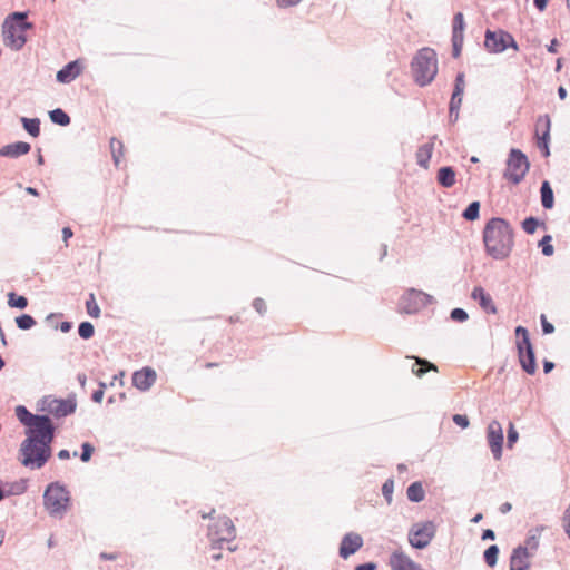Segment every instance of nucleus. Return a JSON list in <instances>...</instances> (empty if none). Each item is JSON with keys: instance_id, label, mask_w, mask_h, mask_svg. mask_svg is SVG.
<instances>
[{"instance_id": "f257e3e1", "label": "nucleus", "mask_w": 570, "mask_h": 570, "mask_svg": "<svg viewBox=\"0 0 570 570\" xmlns=\"http://www.w3.org/2000/svg\"><path fill=\"white\" fill-rule=\"evenodd\" d=\"M483 243L489 256L505 259L514 245L513 229L509 222L501 217L489 219L483 229Z\"/></svg>"}, {"instance_id": "f03ea898", "label": "nucleus", "mask_w": 570, "mask_h": 570, "mask_svg": "<svg viewBox=\"0 0 570 570\" xmlns=\"http://www.w3.org/2000/svg\"><path fill=\"white\" fill-rule=\"evenodd\" d=\"M28 12L16 11L8 14L2 23V38L6 47L19 51L27 42L26 31L33 28L27 20Z\"/></svg>"}, {"instance_id": "7ed1b4c3", "label": "nucleus", "mask_w": 570, "mask_h": 570, "mask_svg": "<svg viewBox=\"0 0 570 570\" xmlns=\"http://www.w3.org/2000/svg\"><path fill=\"white\" fill-rule=\"evenodd\" d=\"M412 73L420 87H425L433 81L438 73L436 53L431 48H422L411 62Z\"/></svg>"}, {"instance_id": "20e7f679", "label": "nucleus", "mask_w": 570, "mask_h": 570, "mask_svg": "<svg viewBox=\"0 0 570 570\" xmlns=\"http://www.w3.org/2000/svg\"><path fill=\"white\" fill-rule=\"evenodd\" d=\"M51 444L35 441L28 444L23 441L20 445V462L30 469H41L51 456Z\"/></svg>"}, {"instance_id": "39448f33", "label": "nucleus", "mask_w": 570, "mask_h": 570, "mask_svg": "<svg viewBox=\"0 0 570 570\" xmlns=\"http://www.w3.org/2000/svg\"><path fill=\"white\" fill-rule=\"evenodd\" d=\"M70 501L69 492L58 482L50 483L43 493V504L48 513L61 519L68 509Z\"/></svg>"}, {"instance_id": "423d86ee", "label": "nucleus", "mask_w": 570, "mask_h": 570, "mask_svg": "<svg viewBox=\"0 0 570 570\" xmlns=\"http://www.w3.org/2000/svg\"><path fill=\"white\" fill-rule=\"evenodd\" d=\"M530 167L527 156L520 150L512 148L507 160V168L503 177L514 185L520 184Z\"/></svg>"}, {"instance_id": "0eeeda50", "label": "nucleus", "mask_w": 570, "mask_h": 570, "mask_svg": "<svg viewBox=\"0 0 570 570\" xmlns=\"http://www.w3.org/2000/svg\"><path fill=\"white\" fill-rule=\"evenodd\" d=\"M28 444L35 441L51 444L55 439V426L48 415H39L26 430Z\"/></svg>"}, {"instance_id": "6e6552de", "label": "nucleus", "mask_w": 570, "mask_h": 570, "mask_svg": "<svg viewBox=\"0 0 570 570\" xmlns=\"http://www.w3.org/2000/svg\"><path fill=\"white\" fill-rule=\"evenodd\" d=\"M484 47L491 53H501L509 48L515 51L519 50V46L513 36L503 29H487L484 33Z\"/></svg>"}, {"instance_id": "1a4fd4ad", "label": "nucleus", "mask_w": 570, "mask_h": 570, "mask_svg": "<svg viewBox=\"0 0 570 570\" xmlns=\"http://www.w3.org/2000/svg\"><path fill=\"white\" fill-rule=\"evenodd\" d=\"M436 527L433 521L414 523L407 532V541L414 549H425L434 539Z\"/></svg>"}, {"instance_id": "9d476101", "label": "nucleus", "mask_w": 570, "mask_h": 570, "mask_svg": "<svg viewBox=\"0 0 570 570\" xmlns=\"http://www.w3.org/2000/svg\"><path fill=\"white\" fill-rule=\"evenodd\" d=\"M235 535L233 521L227 517L219 518L208 528V537L213 549H222L224 542L234 540Z\"/></svg>"}, {"instance_id": "9b49d317", "label": "nucleus", "mask_w": 570, "mask_h": 570, "mask_svg": "<svg viewBox=\"0 0 570 570\" xmlns=\"http://www.w3.org/2000/svg\"><path fill=\"white\" fill-rule=\"evenodd\" d=\"M76 407L77 403L75 399H56L52 396H45L41 400L40 410L60 419L72 414L76 411Z\"/></svg>"}, {"instance_id": "f8f14e48", "label": "nucleus", "mask_w": 570, "mask_h": 570, "mask_svg": "<svg viewBox=\"0 0 570 570\" xmlns=\"http://www.w3.org/2000/svg\"><path fill=\"white\" fill-rule=\"evenodd\" d=\"M431 296L422 291L409 289L400 301V309L405 314H414L431 302Z\"/></svg>"}, {"instance_id": "ddd939ff", "label": "nucleus", "mask_w": 570, "mask_h": 570, "mask_svg": "<svg viewBox=\"0 0 570 570\" xmlns=\"http://www.w3.org/2000/svg\"><path fill=\"white\" fill-rule=\"evenodd\" d=\"M487 440L493 458L495 460L501 459L504 436L503 429L497 420H493L489 423L487 429Z\"/></svg>"}, {"instance_id": "4468645a", "label": "nucleus", "mask_w": 570, "mask_h": 570, "mask_svg": "<svg viewBox=\"0 0 570 570\" xmlns=\"http://www.w3.org/2000/svg\"><path fill=\"white\" fill-rule=\"evenodd\" d=\"M551 120L548 115L540 116L537 126L535 135L538 138L537 146L542 151L544 157L550 156L549 141H550Z\"/></svg>"}, {"instance_id": "2eb2a0df", "label": "nucleus", "mask_w": 570, "mask_h": 570, "mask_svg": "<svg viewBox=\"0 0 570 570\" xmlns=\"http://www.w3.org/2000/svg\"><path fill=\"white\" fill-rule=\"evenodd\" d=\"M364 544L363 538L356 532H347L343 535L338 554L342 559H348L352 554L356 553Z\"/></svg>"}, {"instance_id": "dca6fc26", "label": "nucleus", "mask_w": 570, "mask_h": 570, "mask_svg": "<svg viewBox=\"0 0 570 570\" xmlns=\"http://www.w3.org/2000/svg\"><path fill=\"white\" fill-rule=\"evenodd\" d=\"M391 570H424L422 566L412 560L403 550L392 552L389 560Z\"/></svg>"}, {"instance_id": "f3484780", "label": "nucleus", "mask_w": 570, "mask_h": 570, "mask_svg": "<svg viewBox=\"0 0 570 570\" xmlns=\"http://www.w3.org/2000/svg\"><path fill=\"white\" fill-rule=\"evenodd\" d=\"M529 557L527 547L519 546L513 549L510 557V570H528L530 567Z\"/></svg>"}, {"instance_id": "a211bd4d", "label": "nucleus", "mask_w": 570, "mask_h": 570, "mask_svg": "<svg viewBox=\"0 0 570 570\" xmlns=\"http://www.w3.org/2000/svg\"><path fill=\"white\" fill-rule=\"evenodd\" d=\"M471 298L474 301H478L480 307L489 314H495L497 313V306L490 296L483 287L475 286L471 293Z\"/></svg>"}, {"instance_id": "6ab92c4d", "label": "nucleus", "mask_w": 570, "mask_h": 570, "mask_svg": "<svg viewBox=\"0 0 570 570\" xmlns=\"http://www.w3.org/2000/svg\"><path fill=\"white\" fill-rule=\"evenodd\" d=\"M81 72V68L77 60L68 62L56 75V79L60 83H69L75 80Z\"/></svg>"}, {"instance_id": "aec40b11", "label": "nucleus", "mask_w": 570, "mask_h": 570, "mask_svg": "<svg viewBox=\"0 0 570 570\" xmlns=\"http://www.w3.org/2000/svg\"><path fill=\"white\" fill-rule=\"evenodd\" d=\"M31 146L29 142L17 141L13 144L4 145L0 148V156L9 158H18L19 156L26 155L30 151Z\"/></svg>"}, {"instance_id": "412c9836", "label": "nucleus", "mask_w": 570, "mask_h": 570, "mask_svg": "<svg viewBox=\"0 0 570 570\" xmlns=\"http://www.w3.org/2000/svg\"><path fill=\"white\" fill-rule=\"evenodd\" d=\"M519 362L522 367V370L527 374H534L537 371V362H535V355L534 350L529 348V351H521L518 353Z\"/></svg>"}, {"instance_id": "4be33fe9", "label": "nucleus", "mask_w": 570, "mask_h": 570, "mask_svg": "<svg viewBox=\"0 0 570 570\" xmlns=\"http://www.w3.org/2000/svg\"><path fill=\"white\" fill-rule=\"evenodd\" d=\"M436 136L431 137V141L419 147L416 151V163L422 168H428L429 161L432 157L434 144L433 140Z\"/></svg>"}, {"instance_id": "5701e85b", "label": "nucleus", "mask_w": 570, "mask_h": 570, "mask_svg": "<svg viewBox=\"0 0 570 570\" xmlns=\"http://www.w3.org/2000/svg\"><path fill=\"white\" fill-rule=\"evenodd\" d=\"M439 185L451 188L455 184V170L451 166L441 167L436 174Z\"/></svg>"}, {"instance_id": "b1692460", "label": "nucleus", "mask_w": 570, "mask_h": 570, "mask_svg": "<svg viewBox=\"0 0 570 570\" xmlns=\"http://www.w3.org/2000/svg\"><path fill=\"white\" fill-rule=\"evenodd\" d=\"M541 205L544 209H551L554 205V195L548 180H543L540 187Z\"/></svg>"}, {"instance_id": "393cba45", "label": "nucleus", "mask_w": 570, "mask_h": 570, "mask_svg": "<svg viewBox=\"0 0 570 570\" xmlns=\"http://www.w3.org/2000/svg\"><path fill=\"white\" fill-rule=\"evenodd\" d=\"M407 499L411 502L419 503L425 498V492L420 481L411 483L406 489Z\"/></svg>"}, {"instance_id": "a878e982", "label": "nucleus", "mask_w": 570, "mask_h": 570, "mask_svg": "<svg viewBox=\"0 0 570 570\" xmlns=\"http://www.w3.org/2000/svg\"><path fill=\"white\" fill-rule=\"evenodd\" d=\"M434 370L436 371V366L423 358H414V363L412 364V372L417 377H422L426 372Z\"/></svg>"}, {"instance_id": "bb28decb", "label": "nucleus", "mask_w": 570, "mask_h": 570, "mask_svg": "<svg viewBox=\"0 0 570 570\" xmlns=\"http://www.w3.org/2000/svg\"><path fill=\"white\" fill-rule=\"evenodd\" d=\"M16 415L21 424H23L26 428H28L36 417H38V414H32L28 409L23 405H18L16 407Z\"/></svg>"}, {"instance_id": "cd10ccee", "label": "nucleus", "mask_w": 570, "mask_h": 570, "mask_svg": "<svg viewBox=\"0 0 570 570\" xmlns=\"http://www.w3.org/2000/svg\"><path fill=\"white\" fill-rule=\"evenodd\" d=\"M22 126L24 130L32 137H38L40 135V120L38 118H21Z\"/></svg>"}, {"instance_id": "c85d7f7f", "label": "nucleus", "mask_w": 570, "mask_h": 570, "mask_svg": "<svg viewBox=\"0 0 570 570\" xmlns=\"http://www.w3.org/2000/svg\"><path fill=\"white\" fill-rule=\"evenodd\" d=\"M49 117L53 124L62 127L68 126L70 124V117L61 108H56L49 111Z\"/></svg>"}, {"instance_id": "c756f323", "label": "nucleus", "mask_w": 570, "mask_h": 570, "mask_svg": "<svg viewBox=\"0 0 570 570\" xmlns=\"http://www.w3.org/2000/svg\"><path fill=\"white\" fill-rule=\"evenodd\" d=\"M480 216V202L474 200L463 210L462 217L469 222L478 219Z\"/></svg>"}, {"instance_id": "7c9ffc66", "label": "nucleus", "mask_w": 570, "mask_h": 570, "mask_svg": "<svg viewBox=\"0 0 570 570\" xmlns=\"http://www.w3.org/2000/svg\"><path fill=\"white\" fill-rule=\"evenodd\" d=\"M465 28L464 17L462 12H456L453 17V24H452V37H460L464 38L463 31Z\"/></svg>"}, {"instance_id": "2f4dec72", "label": "nucleus", "mask_w": 570, "mask_h": 570, "mask_svg": "<svg viewBox=\"0 0 570 570\" xmlns=\"http://www.w3.org/2000/svg\"><path fill=\"white\" fill-rule=\"evenodd\" d=\"M498 556H499V548L497 544H492V546L488 547L483 553L485 563L491 568L497 564Z\"/></svg>"}, {"instance_id": "473e14b6", "label": "nucleus", "mask_w": 570, "mask_h": 570, "mask_svg": "<svg viewBox=\"0 0 570 570\" xmlns=\"http://www.w3.org/2000/svg\"><path fill=\"white\" fill-rule=\"evenodd\" d=\"M122 142L116 138L110 139V148H111V155L112 159L116 166H119L120 164V157L122 155Z\"/></svg>"}, {"instance_id": "72a5a7b5", "label": "nucleus", "mask_w": 570, "mask_h": 570, "mask_svg": "<svg viewBox=\"0 0 570 570\" xmlns=\"http://www.w3.org/2000/svg\"><path fill=\"white\" fill-rule=\"evenodd\" d=\"M16 324L20 330L27 331L36 325V321L31 315L22 314L16 317Z\"/></svg>"}, {"instance_id": "f704fd0d", "label": "nucleus", "mask_w": 570, "mask_h": 570, "mask_svg": "<svg viewBox=\"0 0 570 570\" xmlns=\"http://www.w3.org/2000/svg\"><path fill=\"white\" fill-rule=\"evenodd\" d=\"M8 298L10 307L23 309L28 306V299L24 296H17L14 293H10Z\"/></svg>"}, {"instance_id": "c9c22d12", "label": "nucleus", "mask_w": 570, "mask_h": 570, "mask_svg": "<svg viewBox=\"0 0 570 570\" xmlns=\"http://www.w3.org/2000/svg\"><path fill=\"white\" fill-rule=\"evenodd\" d=\"M87 313L92 318H98L100 316V308L95 299L94 294L89 295V298L86 302Z\"/></svg>"}, {"instance_id": "e433bc0d", "label": "nucleus", "mask_w": 570, "mask_h": 570, "mask_svg": "<svg viewBox=\"0 0 570 570\" xmlns=\"http://www.w3.org/2000/svg\"><path fill=\"white\" fill-rule=\"evenodd\" d=\"M79 336L83 340H89L95 334V327L90 322H82L78 326Z\"/></svg>"}, {"instance_id": "4c0bfd02", "label": "nucleus", "mask_w": 570, "mask_h": 570, "mask_svg": "<svg viewBox=\"0 0 570 570\" xmlns=\"http://www.w3.org/2000/svg\"><path fill=\"white\" fill-rule=\"evenodd\" d=\"M462 97L461 95H455V94H452L451 96V99H450V104H449V111H450V116H459V111H460V108H461V105H462Z\"/></svg>"}, {"instance_id": "58836bf2", "label": "nucleus", "mask_w": 570, "mask_h": 570, "mask_svg": "<svg viewBox=\"0 0 570 570\" xmlns=\"http://www.w3.org/2000/svg\"><path fill=\"white\" fill-rule=\"evenodd\" d=\"M551 242H552L551 235H544L542 237V239L539 242V246L541 247L542 254L544 256H551L554 253V248H553Z\"/></svg>"}, {"instance_id": "ea45409f", "label": "nucleus", "mask_w": 570, "mask_h": 570, "mask_svg": "<svg viewBox=\"0 0 570 570\" xmlns=\"http://www.w3.org/2000/svg\"><path fill=\"white\" fill-rule=\"evenodd\" d=\"M393 491H394V481H393V479H387L382 485V494L389 504L392 502Z\"/></svg>"}, {"instance_id": "a19ab883", "label": "nucleus", "mask_w": 570, "mask_h": 570, "mask_svg": "<svg viewBox=\"0 0 570 570\" xmlns=\"http://www.w3.org/2000/svg\"><path fill=\"white\" fill-rule=\"evenodd\" d=\"M539 226V220L535 217H527L522 222V228L527 234H533Z\"/></svg>"}, {"instance_id": "79ce46f5", "label": "nucleus", "mask_w": 570, "mask_h": 570, "mask_svg": "<svg viewBox=\"0 0 570 570\" xmlns=\"http://www.w3.org/2000/svg\"><path fill=\"white\" fill-rule=\"evenodd\" d=\"M519 439V433L518 431L515 430L513 423H509V428H508V435H507V446L509 449H511L518 441Z\"/></svg>"}, {"instance_id": "37998d69", "label": "nucleus", "mask_w": 570, "mask_h": 570, "mask_svg": "<svg viewBox=\"0 0 570 570\" xmlns=\"http://www.w3.org/2000/svg\"><path fill=\"white\" fill-rule=\"evenodd\" d=\"M450 317L454 322L463 323L469 318L465 309L456 307L451 311Z\"/></svg>"}, {"instance_id": "c03bdc74", "label": "nucleus", "mask_w": 570, "mask_h": 570, "mask_svg": "<svg viewBox=\"0 0 570 570\" xmlns=\"http://www.w3.org/2000/svg\"><path fill=\"white\" fill-rule=\"evenodd\" d=\"M464 87H465V82H464V73H463V72H459V73L456 75V77H455V81H454V89H453V92H452V94L463 96Z\"/></svg>"}, {"instance_id": "a18cd8bd", "label": "nucleus", "mask_w": 570, "mask_h": 570, "mask_svg": "<svg viewBox=\"0 0 570 570\" xmlns=\"http://www.w3.org/2000/svg\"><path fill=\"white\" fill-rule=\"evenodd\" d=\"M156 377V372L151 367L145 366V391L155 383Z\"/></svg>"}, {"instance_id": "49530a36", "label": "nucleus", "mask_w": 570, "mask_h": 570, "mask_svg": "<svg viewBox=\"0 0 570 570\" xmlns=\"http://www.w3.org/2000/svg\"><path fill=\"white\" fill-rule=\"evenodd\" d=\"M81 449H82V452L80 454V460L82 462H88L91 459V455H92L95 449L88 442L82 443Z\"/></svg>"}, {"instance_id": "de8ad7c7", "label": "nucleus", "mask_w": 570, "mask_h": 570, "mask_svg": "<svg viewBox=\"0 0 570 570\" xmlns=\"http://www.w3.org/2000/svg\"><path fill=\"white\" fill-rule=\"evenodd\" d=\"M463 46V38H460L458 36L452 37V56L454 58H458L461 55Z\"/></svg>"}, {"instance_id": "09e8293b", "label": "nucleus", "mask_w": 570, "mask_h": 570, "mask_svg": "<svg viewBox=\"0 0 570 570\" xmlns=\"http://www.w3.org/2000/svg\"><path fill=\"white\" fill-rule=\"evenodd\" d=\"M253 307L259 315H264L267 311L266 303L261 297H257L253 301Z\"/></svg>"}, {"instance_id": "8fccbe9b", "label": "nucleus", "mask_w": 570, "mask_h": 570, "mask_svg": "<svg viewBox=\"0 0 570 570\" xmlns=\"http://www.w3.org/2000/svg\"><path fill=\"white\" fill-rule=\"evenodd\" d=\"M520 347H521V351H529V348H533L529 335L522 336V338H520L517 342L518 353L520 352Z\"/></svg>"}, {"instance_id": "3c124183", "label": "nucleus", "mask_w": 570, "mask_h": 570, "mask_svg": "<svg viewBox=\"0 0 570 570\" xmlns=\"http://www.w3.org/2000/svg\"><path fill=\"white\" fill-rule=\"evenodd\" d=\"M453 422L462 429H466L470 424L466 415L463 414H454L452 417Z\"/></svg>"}, {"instance_id": "603ef678", "label": "nucleus", "mask_w": 570, "mask_h": 570, "mask_svg": "<svg viewBox=\"0 0 570 570\" xmlns=\"http://www.w3.org/2000/svg\"><path fill=\"white\" fill-rule=\"evenodd\" d=\"M27 485L24 481L17 482L11 485V489L8 491L7 494H21L26 491Z\"/></svg>"}, {"instance_id": "864d4df0", "label": "nucleus", "mask_w": 570, "mask_h": 570, "mask_svg": "<svg viewBox=\"0 0 570 570\" xmlns=\"http://www.w3.org/2000/svg\"><path fill=\"white\" fill-rule=\"evenodd\" d=\"M132 384L136 389L142 390V370L135 371L132 374Z\"/></svg>"}, {"instance_id": "5fc2aeb1", "label": "nucleus", "mask_w": 570, "mask_h": 570, "mask_svg": "<svg viewBox=\"0 0 570 570\" xmlns=\"http://www.w3.org/2000/svg\"><path fill=\"white\" fill-rule=\"evenodd\" d=\"M562 521H563V529L570 539V503H569V507L567 508V510L564 511Z\"/></svg>"}, {"instance_id": "6e6d98bb", "label": "nucleus", "mask_w": 570, "mask_h": 570, "mask_svg": "<svg viewBox=\"0 0 570 570\" xmlns=\"http://www.w3.org/2000/svg\"><path fill=\"white\" fill-rule=\"evenodd\" d=\"M541 328L543 334H551L554 332V326L547 321L544 315H541Z\"/></svg>"}, {"instance_id": "4d7b16f0", "label": "nucleus", "mask_w": 570, "mask_h": 570, "mask_svg": "<svg viewBox=\"0 0 570 570\" xmlns=\"http://www.w3.org/2000/svg\"><path fill=\"white\" fill-rule=\"evenodd\" d=\"M105 387H106V384L100 383V387L92 393L91 399L94 402L100 403L102 401Z\"/></svg>"}, {"instance_id": "13d9d810", "label": "nucleus", "mask_w": 570, "mask_h": 570, "mask_svg": "<svg viewBox=\"0 0 570 570\" xmlns=\"http://www.w3.org/2000/svg\"><path fill=\"white\" fill-rule=\"evenodd\" d=\"M302 0H276L277 6L281 8L293 7V6L298 4Z\"/></svg>"}, {"instance_id": "bf43d9fd", "label": "nucleus", "mask_w": 570, "mask_h": 570, "mask_svg": "<svg viewBox=\"0 0 570 570\" xmlns=\"http://www.w3.org/2000/svg\"><path fill=\"white\" fill-rule=\"evenodd\" d=\"M525 543H527V546H525V547H527L528 549L530 548V549L534 550V549H537V548H538V546H539V540H538V538H537L535 535H530V537L527 539V542H525Z\"/></svg>"}, {"instance_id": "052dcab7", "label": "nucleus", "mask_w": 570, "mask_h": 570, "mask_svg": "<svg viewBox=\"0 0 570 570\" xmlns=\"http://www.w3.org/2000/svg\"><path fill=\"white\" fill-rule=\"evenodd\" d=\"M355 570H376V563L365 562L355 567Z\"/></svg>"}, {"instance_id": "680f3d73", "label": "nucleus", "mask_w": 570, "mask_h": 570, "mask_svg": "<svg viewBox=\"0 0 570 570\" xmlns=\"http://www.w3.org/2000/svg\"><path fill=\"white\" fill-rule=\"evenodd\" d=\"M548 2L549 0H533V4L539 11H544Z\"/></svg>"}, {"instance_id": "e2e57ef3", "label": "nucleus", "mask_w": 570, "mask_h": 570, "mask_svg": "<svg viewBox=\"0 0 570 570\" xmlns=\"http://www.w3.org/2000/svg\"><path fill=\"white\" fill-rule=\"evenodd\" d=\"M481 538H482V540H494L495 539V533L491 529H485L482 532V537Z\"/></svg>"}, {"instance_id": "0e129e2a", "label": "nucleus", "mask_w": 570, "mask_h": 570, "mask_svg": "<svg viewBox=\"0 0 570 570\" xmlns=\"http://www.w3.org/2000/svg\"><path fill=\"white\" fill-rule=\"evenodd\" d=\"M72 235H73V233L70 227L62 228V239L65 243H67L68 239L72 237Z\"/></svg>"}, {"instance_id": "69168bd1", "label": "nucleus", "mask_w": 570, "mask_h": 570, "mask_svg": "<svg viewBox=\"0 0 570 570\" xmlns=\"http://www.w3.org/2000/svg\"><path fill=\"white\" fill-rule=\"evenodd\" d=\"M554 368V363L548 360L543 361V372L546 374L550 373Z\"/></svg>"}, {"instance_id": "338daca9", "label": "nucleus", "mask_w": 570, "mask_h": 570, "mask_svg": "<svg viewBox=\"0 0 570 570\" xmlns=\"http://www.w3.org/2000/svg\"><path fill=\"white\" fill-rule=\"evenodd\" d=\"M515 335L520 338H522V336H527L529 335L528 333V330L521 325L517 326L515 327Z\"/></svg>"}, {"instance_id": "774afa93", "label": "nucleus", "mask_w": 570, "mask_h": 570, "mask_svg": "<svg viewBox=\"0 0 570 570\" xmlns=\"http://www.w3.org/2000/svg\"><path fill=\"white\" fill-rule=\"evenodd\" d=\"M557 47H558V40L557 39H552L550 45L547 46V50L550 53H556L557 52Z\"/></svg>"}]
</instances>
